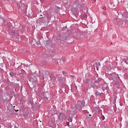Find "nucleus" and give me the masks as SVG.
Segmentation results:
<instances>
[{
	"instance_id": "f257e3e1",
	"label": "nucleus",
	"mask_w": 128,
	"mask_h": 128,
	"mask_svg": "<svg viewBox=\"0 0 128 128\" xmlns=\"http://www.w3.org/2000/svg\"><path fill=\"white\" fill-rule=\"evenodd\" d=\"M58 119L60 121H64V120H66V116L62 113H59Z\"/></svg>"
},
{
	"instance_id": "f03ea898",
	"label": "nucleus",
	"mask_w": 128,
	"mask_h": 128,
	"mask_svg": "<svg viewBox=\"0 0 128 128\" xmlns=\"http://www.w3.org/2000/svg\"><path fill=\"white\" fill-rule=\"evenodd\" d=\"M122 20L118 18L114 19V24L116 25H120L121 24Z\"/></svg>"
},
{
	"instance_id": "7ed1b4c3",
	"label": "nucleus",
	"mask_w": 128,
	"mask_h": 128,
	"mask_svg": "<svg viewBox=\"0 0 128 128\" xmlns=\"http://www.w3.org/2000/svg\"><path fill=\"white\" fill-rule=\"evenodd\" d=\"M84 106V102H81V105L78 104H76V108H83Z\"/></svg>"
},
{
	"instance_id": "20e7f679",
	"label": "nucleus",
	"mask_w": 128,
	"mask_h": 128,
	"mask_svg": "<svg viewBox=\"0 0 128 128\" xmlns=\"http://www.w3.org/2000/svg\"><path fill=\"white\" fill-rule=\"evenodd\" d=\"M123 62L126 63V64H128V58H124L123 60Z\"/></svg>"
},
{
	"instance_id": "39448f33",
	"label": "nucleus",
	"mask_w": 128,
	"mask_h": 128,
	"mask_svg": "<svg viewBox=\"0 0 128 128\" xmlns=\"http://www.w3.org/2000/svg\"><path fill=\"white\" fill-rule=\"evenodd\" d=\"M102 92H96V96H100Z\"/></svg>"
},
{
	"instance_id": "423d86ee",
	"label": "nucleus",
	"mask_w": 128,
	"mask_h": 128,
	"mask_svg": "<svg viewBox=\"0 0 128 128\" xmlns=\"http://www.w3.org/2000/svg\"><path fill=\"white\" fill-rule=\"evenodd\" d=\"M90 82V79L89 78H87L86 79V82H84L85 84H87Z\"/></svg>"
},
{
	"instance_id": "0eeeda50",
	"label": "nucleus",
	"mask_w": 128,
	"mask_h": 128,
	"mask_svg": "<svg viewBox=\"0 0 128 128\" xmlns=\"http://www.w3.org/2000/svg\"><path fill=\"white\" fill-rule=\"evenodd\" d=\"M100 81H101V78H98V80L96 81V83H98V82H99Z\"/></svg>"
},
{
	"instance_id": "6e6552de",
	"label": "nucleus",
	"mask_w": 128,
	"mask_h": 128,
	"mask_svg": "<svg viewBox=\"0 0 128 128\" xmlns=\"http://www.w3.org/2000/svg\"><path fill=\"white\" fill-rule=\"evenodd\" d=\"M10 76H16V74H15V73H14V72H10Z\"/></svg>"
},
{
	"instance_id": "1a4fd4ad",
	"label": "nucleus",
	"mask_w": 128,
	"mask_h": 128,
	"mask_svg": "<svg viewBox=\"0 0 128 128\" xmlns=\"http://www.w3.org/2000/svg\"><path fill=\"white\" fill-rule=\"evenodd\" d=\"M68 121H70V122H72V120L71 119V117L69 116V118H68Z\"/></svg>"
},
{
	"instance_id": "9d476101",
	"label": "nucleus",
	"mask_w": 128,
	"mask_h": 128,
	"mask_svg": "<svg viewBox=\"0 0 128 128\" xmlns=\"http://www.w3.org/2000/svg\"><path fill=\"white\" fill-rule=\"evenodd\" d=\"M66 124H67L68 126H70V122H67L66 123Z\"/></svg>"
},
{
	"instance_id": "9b49d317",
	"label": "nucleus",
	"mask_w": 128,
	"mask_h": 128,
	"mask_svg": "<svg viewBox=\"0 0 128 128\" xmlns=\"http://www.w3.org/2000/svg\"><path fill=\"white\" fill-rule=\"evenodd\" d=\"M102 10H106V8L104 6V7L102 8Z\"/></svg>"
},
{
	"instance_id": "f8f14e48",
	"label": "nucleus",
	"mask_w": 128,
	"mask_h": 128,
	"mask_svg": "<svg viewBox=\"0 0 128 128\" xmlns=\"http://www.w3.org/2000/svg\"><path fill=\"white\" fill-rule=\"evenodd\" d=\"M62 74H66V72H64V71H63Z\"/></svg>"
},
{
	"instance_id": "ddd939ff",
	"label": "nucleus",
	"mask_w": 128,
	"mask_h": 128,
	"mask_svg": "<svg viewBox=\"0 0 128 128\" xmlns=\"http://www.w3.org/2000/svg\"><path fill=\"white\" fill-rule=\"evenodd\" d=\"M58 80H62V78H59Z\"/></svg>"
},
{
	"instance_id": "4468645a",
	"label": "nucleus",
	"mask_w": 128,
	"mask_h": 128,
	"mask_svg": "<svg viewBox=\"0 0 128 128\" xmlns=\"http://www.w3.org/2000/svg\"><path fill=\"white\" fill-rule=\"evenodd\" d=\"M70 76H71V77H72V78H74V75H71Z\"/></svg>"
},
{
	"instance_id": "2eb2a0df",
	"label": "nucleus",
	"mask_w": 128,
	"mask_h": 128,
	"mask_svg": "<svg viewBox=\"0 0 128 128\" xmlns=\"http://www.w3.org/2000/svg\"><path fill=\"white\" fill-rule=\"evenodd\" d=\"M87 17V15L86 14H84V18H86Z\"/></svg>"
},
{
	"instance_id": "dca6fc26",
	"label": "nucleus",
	"mask_w": 128,
	"mask_h": 128,
	"mask_svg": "<svg viewBox=\"0 0 128 128\" xmlns=\"http://www.w3.org/2000/svg\"><path fill=\"white\" fill-rule=\"evenodd\" d=\"M12 32L13 34H15V32L14 31H12Z\"/></svg>"
},
{
	"instance_id": "f3484780",
	"label": "nucleus",
	"mask_w": 128,
	"mask_h": 128,
	"mask_svg": "<svg viewBox=\"0 0 128 128\" xmlns=\"http://www.w3.org/2000/svg\"><path fill=\"white\" fill-rule=\"evenodd\" d=\"M13 108H15V106H13Z\"/></svg>"
}]
</instances>
